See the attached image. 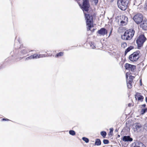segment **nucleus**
Instances as JSON below:
<instances>
[{"instance_id":"1","label":"nucleus","mask_w":147,"mask_h":147,"mask_svg":"<svg viewBox=\"0 0 147 147\" xmlns=\"http://www.w3.org/2000/svg\"><path fill=\"white\" fill-rule=\"evenodd\" d=\"M86 20V25L88 26L87 31L91 30V28L93 27V20L96 18V13L93 10H89L87 13L84 12Z\"/></svg>"},{"instance_id":"2","label":"nucleus","mask_w":147,"mask_h":147,"mask_svg":"<svg viewBox=\"0 0 147 147\" xmlns=\"http://www.w3.org/2000/svg\"><path fill=\"white\" fill-rule=\"evenodd\" d=\"M134 30L132 29H130L127 30L121 36L122 39L124 40H129L131 39L134 35Z\"/></svg>"},{"instance_id":"3","label":"nucleus","mask_w":147,"mask_h":147,"mask_svg":"<svg viewBox=\"0 0 147 147\" xmlns=\"http://www.w3.org/2000/svg\"><path fill=\"white\" fill-rule=\"evenodd\" d=\"M141 57V53L140 51H137L130 55L128 57L129 59L132 62L138 61Z\"/></svg>"},{"instance_id":"4","label":"nucleus","mask_w":147,"mask_h":147,"mask_svg":"<svg viewBox=\"0 0 147 147\" xmlns=\"http://www.w3.org/2000/svg\"><path fill=\"white\" fill-rule=\"evenodd\" d=\"M129 0H119L117 1V5L122 10H125L128 7Z\"/></svg>"},{"instance_id":"5","label":"nucleus","mask_w":147,"mask_h":147,"mask_svg":"<svg viewBox=\"0 0 147 147\" xmlns=\"http://www.w3.org/2000/svg\"><path fill=\"white\" fill-rule=\"evenodd\" d=\"M146 40V38L144 34H141L138 37L136 40L138 49H140L143 46L144 43Z\"/></svg>"},{"instance_id":"6","label":"nucleus","mask_w":147,"mask_h":147,"mask_svg":"<svg viewBox=\"0 0 147 147\" xmlns=\"http://www.w3.org/2000/svg\"><path fill=\"white\" fill-rule=\"evenodd\" d=\"M143 16L140 13L135 14L133 18V20L137 24H140L143 21Z\"/></svg>"},{"instance_id":"7","label":"nucleus","mask_w":147,"mask_h":147,"mask_svg":"<svg viewBox=\"0 0 147 147\" xmlns=\"http://www.w3.org/2000/svg\"><path fill=\"white\" fill-rule=\"evenodd\" d=\"M90 7V5L88 0H83L82 9L84 12H88L89 11V9Z\"/></svg>"},{"instance_id":"8","label":"nucleus","mask_w":147,"mask_h":147,"mask_svg":"<svg viewBox=\"0 0 147 147\" xmlns=\"http://www.w3.org/2000/svg\"><path fill=\"white\" fill-rule=\"evenodd\" d=\"M125 69L131 72H134L136 69V66L128 63H126L124 66Z\"/></svg>"},{"instance_id":"9","label":"nucleus","mask_w":147,"mask_h":147,"mask_svg":"<svg viewBox=\"0 0 147 147\" xmlns=\"http://www.w3.org/2000/svg\"><path fill=\"white\" fill-rule=\"evenodd\" d=\"M143 125L140 123H136L133 125V129L135 132H138L141 131Z\"/></svg>"},{"instance_id":"10","label":"nucleus","mask_w":147,"mask_h":147,"mask_svg":"<svg viewBox=\"0 0 147 147\" xmlns=\"http://www.w3.org/2000/svg\"><path fill=\"white\" fill-rule=\"evenodd\" d=\"M97 32L100 35L104 36L107 34L108 31L104 28H101L100 30H98Z\"/></svg>"},{"instance_id":"11","label":"nucleus","mask_w":147,"mask_h":147,"mask_svg":"<svg viewBox=\"0 0 147 147\" xmlns=\"http://www.w3.org/2000/svg\"><path fill=\"white\" fill-rule=\"evenodd\" d=\"M136 100L141 102L143 101L144 97L141 95V93L138 92H136L135 96Z\"/></svg>"},{"instance_id":"12","label":"nucleus","mask_w":147,"mask_h":147,"mask_svg":"<svg viewBox=\"0 0 147 147\" xmlns=\"http://www.w3.org/2000/svg\"><path fill=\"white\" fill-rule=\"evenodd\" d=\"M140 27L144 30H147V19L144 20L140 24Z\"/></svg>"},{"instance_id":"13","label":"nucleus","mask_w":147,"mask_h":147,"mask_svg":"<svg viewBox=\"0 0 147 147\" xmlns=\"http://www.w3.org/2000/svg\"><path fill=\"white\" fill-rule=\"evenodd\" d=\"M122 140L125 142H131L133 140V139L129 136H124L123 137Z\"/></svg>"},{"instance_id":"14","label":"nucleus","mask_w":147,"mask_h":147,"mask_svg":"<svg viewBox=\"0 0 147 147\" xmlns=\"http://www.w3.org/2000/svg\"><path fill=\"white\" fill-rule=\"evenodd\" d=\"M134 144L135 145L134 146V147H146L143 144L139 142H136Z\"/></svg>"},{"instance_id":"15","label":"nucleus","mask_w":147,"mask_h":147,"mask_svg":"<svg viewBox=\"0 0 147 147\" xmlns=\"http://www.w3.org/2000/svg\"><path fill=\"white\" fill-rule=\"evenodd\" d=\"M46 56V55H45L44 54H34L33 55L34 59L43 57Z\"/></svg>"},{"instance_id":"16","label":"nucleus","mask_w":147,"mask_h":147,"mask_svg":"<svg viewBox=\"0 0 147 147\" xmlns=\"http://www.w3.org/2000/svg\"><path fill=\"white\" fill-rule=\"evenodd\" d=\"M32 50H30L29 49H23L22 50L21 52V55H24L26 53H28L29 52H30V51H32Z\"/></svg>"},{"instance_id":"17","label":"nucleus","mask_w":147,"mask_h":147,"mask_svg":"<svg viewBox=\"0 0 147 147\" xmlns=\"http://www.w3.org/2000/svg\"><path fill=\"white\" fill-rule=\"evenodd\" d=\"M134 49V47L133 46H130L127 48L125 50V55L127 53L129 52L130 50Z\"/></svg>"},{"instance_id":"18","label":"nucleus","mask_w":147,"mask_h":147,"mask_svg":"<svg viewBox=\"0 0 147 147\" xmlns=\"http://www.w3.org/2000/svg\"><path fill=\"white\" fill-rule=\"evenodd\" d=\"M89 44L90 45L91 48L92 49H95L96 48V46L94 43V42H89Z\"/></svg>"},{"instance_id":"19","label":"nucleus","mask_w":147,"mask_h":147,"mask_svg":"<svg viewBox=\"0 0 147 147\" xmlns=\"http://www.w3.org/2000/svg\"><path fill=\"white\" fill-rule=\"evenodd\" d=\"M63 52H60L56 54L55 57L58 58L64 55Z\"/></svg>"},{"instance_id":"20","label":"nucleus","mask_w":147,"mask_h":147,"mask_svg":"<svg viewBox=\"0 0 147 147\" xmlns=\"http://www.w3.org/2000/svg\"><path fill=\"white\" fill-rule=\"evenodd\" d=\"M127 88H128L131 89L132 88V82H129L128 80H127Z\"/></svg>"},{"instance_id":"21","label":"nucleus","mask_w":147,"mask_h":147,"mask_svg":"<svg viewBox=\"0 0 147 147\" xmlns=\"http://www.w3.org/2000/svg\"><path fill=\"white\" fill-rule=\"evenodd\" d=\"M135 78V76H132L131 75H130L129 77V80H128V81L129 82L133 83V80Z\"/></svg>"},{"instance_id":"22","label":"nucleus","mask_w":147,"mask_h":147,"mask_svg":"<svg viewBox=\"0 0 147 147\" xmlns=\"http://www.w3.org/2000/svg\"><path fill=\"white\" fill-rule=\"evenodd\" d=\"M101 144V142L100 140V139H97L96 140L95 142V145H97V146H99Z\"/></svg>"},{"instance_id":"23","label":"nucleus","mask_w":147,"mask_h":147,"mask_svg":"<svg viewBox=\"0 0 147 147\" xmlns=\"http://www.w3.org/2000/svg\"><path fill=\"white\" fill-rule=\"evenodd\" d=\"M121 46L122 48L124 49L127 47V44L125 42H123L121 43Z\"/></svg>"},{"instance_id":"24","label":"nucleus","mask_w":147,"mask_h":147,"mask_svg":"<svg viewBox=\"0 0 147 147\" xmlns=\"http://www.w3.org/2000/svg\"><path fill=\"white\" fill-rule=\"evenodd\" d=\"M100 134L103 138H105L107 135V133L105 131H103L101 132Z\"/></svg>"},{"instance_id":"25","label":"nucleus","mask_w":147,"mask_h":147,"mask_svg":"<svg viewBox=\"0 0 147 147\" xmlns=\"http://www.w3.org/2000/svg\"><path fill=\"white\" fill-rule=\"evenodd\" d=\"M69 134L72 136L75 135L76 134L75 131L72 130H71L69 131Z\"/></svg>"},{"instance_id":"26","label":"nucleus","mask_w":147,"mask_h":147,"mask_svg":"<svg viewBox=\"0 0 147 147\" xmlns=\"http://www.w3.org/2000/svg\"><path fill=\"white\" fill-rule=\"evenodd\" d=\"M82 139L86 143L88 142L89 141L88 139L86 137H83Z\"/></svg>"},{"instance_id":"27","label":"nucleus","mask_w":147,"mask_h":147,"mask_svg":"<svg viewBox=\"0 0 147 147\" xmlns=\"http://www.w3.org/2000/svg\"><path fill=\"white\" fill-rule=\"evenodd\" d=\"M146 112H147V108L142 109L141 111V113L143 114Z\"/></svg>"},{"instance_id":"28","label":"nucleus","mask_w":147,"mask_h":147,"mask_svg":"<svg viewBox=\"0 0 147 147\" xmlns=\"http://www.w3.org/2000/svg\"><path fill=\"white\" fill-rule=\"evenodd\" d=\"M34 59V58H33V55H31L27 57L26 58V60H28L29 59Z\"/></svg>"},{"instance_id":"29","label":"nucleus","mask_w":147,"mask_h":147,"mask_svg":"<svg viewBox=\"0 0 147 147\" xmlns=\"http://www.w3.org/2000/svg\"><path fill=\"white\" fill-rule=\"evenodd\" d=\"M113 128H111L110 129V131L109 134V135H112L113 134Z\"/></svg>"},{"instance_id":"30","label":"nucleus","mask_w":147,"mask_h":147,"mask_svg":"<svg viewBox=\"0 0 147 147\" xmlns=\"http://www.w3.org/2000/svg\"><path fill=\"white\" fill-rule=\"evenodd\" d=\"M103 142L105 144H107L109 143V141L105 139L103 140Z\"/></svg>"},{"instance_id":"31","label":"nucleus","mask_w":147,"mask_h":147,"mask_svg":"<svg viewBox=\"0 0 147 147\" xmlns=\"http://www.w3.org/2000/svg\"><path fill=\"white\" fill-rule=\"evenodd\" d=\"M129 74V72H127L126 74V75H125V76H126V78L127 79V78H128V75Z\"/></svg>"},{"instance_id":"32","label":"nucleus","mask_w":147,"mask_h":147,"mask_svg":"<svg viewBox=\"0 0 147 147\" xmlns=\"http://www.w3.org/2000/svg\"><path fill=\"white\" fill-rule=\"evenodd\" d=\"M93 1L94 3H95V5H96L98 2V0H93Z\"/></svg>"},{"instance_id":"33","label":"nucleus","mask_w":147,"mask_h":147,"mask_svg":"<svg viewBox=\"0 0 147 147\" xmlns=\"http://www.w3.org/2000/svg\"><path fill=\"white\" fill-rule=\"evenodd\" d=\"M113 30V28H112L111 29V31L110 32V34H109V35L108 36V37H109L110 36V35H111V34L112 33V30Z\"/></svg>"},{"instance_id":"34","label":"nucleus","mask_w":147,"mask_h":147,"mask_svg":"<svg viewBox=\"0 0 147 147\" xmlns=\"http://www.w3.org/2000/svg\"><path fill=\"white\" fill-rule=\"evenodd\" d=\"M145 129L146 130H147V123H146L145 124Z\"/></svg>"},{"instance_id":"35","label":"nucleus","mask_w":147,"mask_h":147,"mask_svg":"<svg viewBox=\"0 0 147 147\" xmlns=\"http://www.w3.org/2000/svg\"><path fill=\"white\" fill-rule=\"evenodd\" d=\"M124 23H125V22H124L123 20L121 21V24H123Z\"/></svg>"},{"instance_id":"36","label":"nucleus","mask_w":147,"mask_h":147,"mask_svg":"<svg viewBox=\"0 0 147 147\" xmlns=\"http://www.w3.org/2000/svg\"><path fill=\"white\" fill-rule=\"evenodd\" d=\"M132 105V104L131 103H129L128 104V106L129 107H131Z\"/></svg>"},{"instance_id":"37","label":"nucleus","mask_w":147,"mask_h":147,"mask_svg":"<svg viewBox=\"0 0 147 147\" xmlns=\"http://www.w3.org/2000/svg\"><path fill=\"white\" fill-rule=\"evenodd\" d=\"M96 29L93 28L92 30H91V31L92 32H93Z\"/></svg>"},{"instance_id":"38","label":"nucleus","mask_w":147,"mask_h":147,"mask_svg":"<svg viewBox=\"0 0 147 147\" xmlns=\"http://www.w3.org/2000/svg\"><path fill=\"white\" fill-rule=\"evenodd\" d=\"M145 100L147 102V97H146L145 98Z\"/></svg>"},{"instance_id":"39","label":"nucleus","mask_w":147,"mask_h":147,"mask_svg":"<svg viewBox=\"0 0 147 147\" xmlns=\"http://www.w3.org/2000/svg\"><path fill=\"white\" fill-rule=\"evenodd\" d=\"M2 119L4 120V119H5V118H3V119Z\"/></svg>"},{"instance_id":"40","label":"nucleus","mask_w":147,"mask_h":147,"mask_svg":"<svg viewBox=\"0 0 147 147\" xmlns=\"http://www.w3.org/2000/svg\"><path fill=\"white\" fill-rule=\"evenodd\" d=\"M143 106L144 107H145V106H146V105H145V104L143 105Z\"/></svg>"},{"instance_id":"41","label":"nucleus","mask_w":147,"mask_h":147,"mask_svg":"<svg viewBox=\"0 0 147 147\" xmlns=\"http://www.w3.org/2000/svg\"><path fill=\"white\" fill-rule=\"evenodd\" d=\"M140 82L141 83H141H142L141 80H140Z\"/></svg>"},{"instance_id":"42","label":"nucleus","mask_w":147,"mask_h":147,"mask_svg":"<svg viewBox=\"0 0 147 147\" xmlns=\"http://www.w3.org/2000/svg\"><path fill=\"white\" fill-rule=\"evenodd\" d=\"M3 120V121L4 120ZM5 120V121H6V120Z\"/></svg>"}]
</instances>
